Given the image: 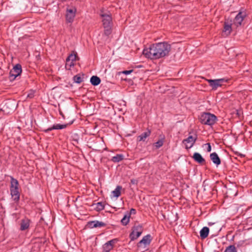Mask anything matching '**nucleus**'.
Returning a JSON list of instances; mask_svg holds the SVG:
<instances>
[{
  "instance_id": "26",
  "label": "nucleus",
  "mask_w": 252,
  "mask_h": 252,
  "mask_svg": "<svg viewBox=\"0 0 252 252\" xmlns=\"http://www.w3.org/2000/svg\"><path fill=\"white\" fill-rule=\"evenodd\" d=\"M129 214H126L121 220V222L124 225H127L129 221Z\"/></svg>"
},
{
  "instance_id": "31",
  "label": "nucleus",
  "mask_w": 252,
  "mask_h": 252,
  "mask_svg": "<svg viewBox=\"0 0 252 252\" xmlns=\"http://www.w3.org/2000/svg\"><path fill=\"white\" fill-rule=\"evenodd\" d=\"M126 214H129V217H130V215L131 214H136V210L134 209H131L129 212H126Z\"/></svg>"
},
{
  "instance_id": "36",
  "label": "nucleus",
  "mask_w": 252,
  "mask_h": 252,
  "mask_svg": "<svg viewBox=\"0 0 252 252\" xmlns=\"http://www.w3.org/2000/svg\"><path fill=\"white\" fill-rule=\"evenodd\" d=\"M33 93L29 94H28V95H27V97H29V98H32V97H33Z\"/></svg>"
},
{
  "instance_id": "8",
  "label": "nucleus",
  "mask_w": 252,
  "mask_h": 252,
  "mask_svg": "<svg viewBox=\"0 0 252 252\" xmlns=\"http://www.w3.org/2000/svg\"><path fill=\"white\" fill-rule=\"evenodd\" d=\"M246 16V13L245 12L240 11L234 19V24L237 27L240 26Z\"/></svg>"
},
{
  "instance_id": "15",
  "label": "nucleus",
  "mask_w": 252,
  "mask_h": 252,
  "mask_svg": "<svg viewBox=\"0 0 252 252\" xmlns=\"http://www.w3.org/2000/svg\"><path fill=\"white\" fill-rule=\"evenodd\" d=\"M192 158L196 162L201 165H204L205 163V159L198 153H194Z\"/></svg>"
},
{
  "instance_id": "21",
  "label": "nucleus",
  "mask_w": 252,
  "mask_h": 252,
  "mask_svg": "<svg viewBox=\"0 0 252 252\" xmlns=\"http://www.w3.org/2000/svg\"><path fill=\"white\" fill-rule=\"evenodd\" d=\"M209 233V228L205 226L203 227L200 231V236L202 239H204L207 238Z\"/></svg>"
},
{
  "instance_id": "7",
  "label": "nucleus",
  "mask_w": 252,
  "mask_h": 252,
  "mask_svg": "<svg viewBox=\"0 0 252 252\" xmlns=\"http://www.w3.org/2000/svg\"><path fill=\"white\" fill-rule=\"evenodd\" d=\"M76 9L74 7L67 8L66 10V20L68 23H72L75 16Z\"/></svg>"
},
{
  "instance_id": "23",
  "label": "nucleus",
  "mask_w": 252,
  "mask_h": 252,
  "mask_svg": "<svg viewBox=\"0 0 252 252\" xmlns=\"http://www.w3.org/2000/svg\"><path fill=\"white\" fill-rule=\"evenodd\" d=\"M124 159V155L122 154H117L111 158V161L114 162H118L122 161Z\"/></svg>"
},
{
  "instance_id": "17",
  "label": "nucleus",
  "mask_w": 252,
  "mask_h": 252,
  "mask_svg": "<svg viewBox=\"0 0 252 252\" xmlns=\"http://www.w3.org/2000/svg\"><path fill=\"white\" fill-rule=\"evenodd\" d=\"M210 159L213 161V162L216 164L217 166L220 165L221 163L220 159L218 156V154L214 152L210 154Z\"/></svg>"
},
{
  "instance_id": "27",
  "label": "nucleus",
  "mask_w": 252,
  "mask_h": 252,
  "mask_svg": "<svg viewBox=\"0 0 252 252\" xmlns=\"http://www.w3.org/2000/svg\"><path fill=\"white\" fill-rule=\"evenodd\" d=\"M73 80L75 83L80 84L83 81V78L80 75L77 74L73 77Z\"/></svg>"
},
{
  "instance_id": "20",
  "label": "nucleus",
  "mask_w": 252,
  "mask_h": 252,
  "mask_svg": "<svg viewBox=\"0 0 252 252\" xmlns=\"http://www.w3.org/2000/svg\"><path fill=\"white\" fill-rule=\"evenodd\" d=\"M151 133V131L147 129V130L142 133L141 135L138 136L137 140L138 141H145L147 137H148Z\"/></svg>"
},
{
  "instance_id": "19",
  "label": "nucleus",
  "mask_w": 252,
  "mask_h": 252,
  "mask_svg": "<svg viewBox=\"0 0 252 252\" xmlns=\"http://www.w3.org/2000/svg\"><path fill=\"white\" fill-rule=\"evenodd\" d=\"M232 31L231 24L228 22H225L224 23V27L223 32L226 36L229 35Z\"/></svg>"
},
{
  "instance_id": "35",
  "label": "nucleus",
  "mask_w": 252,
  "mask_h": 252,
  "mask_svg": "<svg viewBox=\"0 0 252 252\" xmlns=\"http://www.w3.org/2000/svg\"><path fill=\"white\" fill-rule=\"evenodd\" d=\"M69 66L70 67L72 66H73L74 65V62L70 61L68 64L67 65V66Z\"/></svg>"
},
{
  "instance_id": "11",
  "label": "nucleus",
  "mask_w": 252,
  "mask_h": 252,
  "mask_svg": "<svg viewBox=\"0 0 252 252\" xmlns=\"http://www.w3.org/2000/svg\"><path fill=\"white\" fill-rule=\"evenodd\" d=\"M106 223L103 222L99 221L98 220L91 221L88 222V226L90 228L96 227H102L106 226Z\"/></svg>"
},
{
  "instance_id": "29",
  "label": "nucleus",
  "mask_w": 252,
  "mask_h": 252,
  "mask_svg": "<svg viewBox=\"0 0 252 252\" xmlns=\"http://www.w3.org/2000/svg\"><path fill=\"white\" fill-rule=\"evenodd\" d=\"M95 206V209L98 211H101L104 209V205L101 202L97 203Z\"/></svg>"
},
{
  "instance_id": "14",
  "label": "nucleus",
  "mask_w": 252,
  "mask_h": 252,
  "mask_svg": "<svg viewBox=\"0 0 252 252\" xmlns=\"http://www.w3.org/2000/svg\"><path fill=\"white\" fill-rule=\"evenodd\" d=\"M67 126V125H61L60 124H57L54 125L48 128L47 129H44L43 131L45 132H48L50 131H51L54 129H62L66 128Z\"/></svg>"
},
{
  "instance_id": "32",
  "label": "nucleus",
  "mask_w": 252,
  "mask_h": 252,
  "mask_svg": "<svg viewBox=\"0 0 252 252\" xmlns=\"http://www.w3.org/2000/svg\"><path fill=\"white\" fill-rule=\"evenodd\" d=\"M133 70L131 69V70H124L122 72V73L123 74H124L125 75H128V74H130L131 72H133Z\"/></svg>"
},
{
  "instance_id": "6",
  "label": "nucleus",
  "mask_w": 252,
  "mask_h": 252,
  "mask_svg": "<svg viewBox=\"0 0 252 252\" xmlns=\"http://www.w3.org/2000/svg\"><path fill=\"white\" fill-rule=\"evenodd\" d=\"M22 73V66L20 64H16L12 70H10V80L15 79L17 76L20 75Z\"/></svg>"
},
{
  "instance_id": "9",
  "label": "nucleus",
  "mask_w": 252,
  "mask_h": 252,
  "mask_svg": "<svg viewBox=\"0 0 252 252\" xmlns=\"http://www.w3.org/2000/svg\"><path fill=\"white\" fill-rule=\"evenodd\" d=\"M196 137H194L192 135L189 136L187 139L183 141V143L186 145V148L189 149L191 148L196 140Z\"/></svg>"
},
{
  "instance_id": "24",
  "label": "nucleus",
  "mask_w": 252,
  "mask_h": 252,
  "mask_svg": "<svg viewBox=\"0 0 252 252\" xmlns=\"http://www.w3.org/2000/svg\"><path fill=\"white\" fill-rule=\"evenodd\" d=\"M122 187L120 186H117L114 190L112 191L113 196L116 198L119 197L121 195V190L122 189Z\"/></svg>"
},
{
  "instance_id": "22",
  "label": "nucleus",
  "mask_w": 252,
  "mask_h": 252,
  "mask_svg": "<svg viewBox=\"0 0 252 252\" xmlns=\"http://www.w3.org/2000/svg\"><path fill=\"white\" fill-rule=\"evenodd\" d=\"M100 82V79L97 76H93L90 79V82L93 86L98 85Z\"/></svg>"
},
{
  "instance_id": "34",
  "label": "nucleus",
  "mask_w": 252,
  "mask_h": 252,
  "mask_svg": "<svg viewBox=\"0 0 252 252\" xmlns=\"http://www.w3.org/2000/svg\"><path fill=\"white\" fill-rule=\"evenodd\" d=\"M130 183L132 185H137L138 183V181L136 179H132L130 180Z\"/></svg>"
},
{
  "instance_id": "3",
  "label": "nucleus",
  "mask_w": 252,
  "mask_h": 252,
  "mask_svg": "<svg viewBox=\"0 0 252 252\" xmlns=\"http://www.w3.org/2000/svg\"><path fill=\"white\" fill-rule=\"evenodd\" d=\"M199 120L202 124L212 126L216 123L217 118L214 114L203 113L201 115Z\"/></svg>"
},
{
  "instance_id": "30",
  "label": "nucleus",
  "mask_w": 252,
  "mask_h": 252,
  "mask_svg": "<svg viewBox=\"0 0 252 252\" xmlns=\"http://www.w3.org/2000/svg\"><path fill=\"white\" fill-rule=\"evenodd\" d=\"M163 144V140L160 139L158 140L157 142L155 143V147L156 148L158 149L161 147Z\"/></svg>"
},
{
  "instance_id": "25",
  "label": "nucleus",
  "mask_w": 252,
  "mask_h": 252,
  "mask_svg": "<svg viewBox=\"0 0 252 252\" xmlns=\"http://www.w3.org/2000/svg\"><path fill=\"white\" fill-rule=\"evenodd\" d=\"M76 58V55L74 54H71L66 59V67L67 65L69 64L70 61L74 62L75 61Z\"/></svg>"
},
{
  "instance_id": "28",
  "label": "nucleus",
  "mask_w": 252,
  "mask_h": 252,
  "mask_svg": "<svg viewBox=\"0 0 252 252\" xmlns=\"http://www.w3.org/2000/svg\"><path fill=\"white\" fill-rule=\"evenodd\" d=\"M224 252H237V251L234 245H230L225 249Z\"/></svg>"
},
{
  "instance_id": "37",
  "label": "nucleus",
  "mask_w": 252,
  "mask_h": 252,
  "mask_svg": "<svg viewBox=\"0 0 252 252\" xmlns=\"http://www.w3.org/2000/svg\"><path fill=\"white\" fill-rule=\"evenodd\" d=\"M9 103V102H6V103H5V106H7V105L8 104V103Z\"/></svg>"
},
{
  "instance_id": "13",
  "label": "nucleus",
  "mask_w": 252,
  "mask_h": 252,
  "mask_svg": "<svg viewBox=\"0 0 252 252\" xmlns=\"http://www.w3.org/2000/svg\"><path fill=\"white\" fill-rule=\"evenodd\" d=\"M31 220L27 218H25L21 220L20 223V230L24 231L29 228Z\"/></svg>"
},
{
  "instance_id": "10",
  "label": "nucleus",
  "mask_w": 252,
  "mask_h": 252,
  "mask_svg": "<svg viewBox=\"0 0 252 252\" xmlns=\"http://www.w3.org/2000/svg\"><path fill=\"white\" fill-rule=\"evenodd\" d=\"M118 241L117 239H114L105 243L103 246V252H109L113 248L114 244H116Z\"/></svg>"
},
{
  "instance_id": "16",
  "label": "nucleus",
  "mask_w": 252,
  "mask_h": 252,
  "mask_svg": "<svg viewBox=\"0 0 252 252\" xmlns=\"http://www.w3.org/2000/svg\"><path fill=\"white\" fill-rule=\"evenodd\" d=\"M12 199L15 203H18L20 200V193L19 189L10 190Z\"/></svg>"
},
{
  "instance_id": "18",
  "label": "nucleus",
  "mask_w": 252,
  "mask_h": 252,
  "mask_svg": "<svg viewBox=\"0 0 252 252\" xmlns=\"http://www.w3.org/2000/svg\"><path fill=\"white\" fill-rule=\"evenodd\" d=\"M10 190L19 189V182L18 180L10 176Z\"/></svg>"
},
{
  "instance_id": "1",
  "label": "nucleus",
  "mask_w": 252,
  "mask_h": 252,
  "mask_svg": "<svg viewBox=\"0 0 252 252\" xmlns=\"http://www.w3.org/2000/svg\"><path fill=\"white\" fill-rule=\"evenodd\" d=\"M171 49V46L167 42H159L152 44L149 48L144 49L143 54L148 58L157 60L167 56Z\"/></svg>"
},
{
  "instance_id": "5",
  "label": "nucleus",
  "mask_w": 252,
  "mask_h": 252,
  "mask_svg": "<svg viewBox=\"0 0 252 252\" xmlns=\"http://www.w3.org/2000/svg\"><path fill=\"white\" fill-rule=\"evenodd\" d=\"M210 87H212L213 90H217L219 87H221L223 83H226L227 80L224 78H221L219 79H209L207 80Z\"/></svg>"
},
{
  "instance_id": "12",
  "label": "nucleus",
  "mask_w": 252,
  "mask_h": 252,
  "mask_svg": "<svg viewBox=\"0 0 252 252\" xmlns=\"http://www.w3.org/2000/svg\"><path fill=\"white\" fill-rule=\"evenodd\" d=\"M151 236L150 234H148L143 237L141 240L139 241V242L138 243L137 246L138 247H142V245L143 244L144 246V247H146L147 246L150 245L151 242Z\"/></svg>"
},
{
  "instance_id": "4",
  "label": "nucleus",
  "mask_w": 252,
  "mask_h": 252,
  "mask_svg": "<svg viewBox=\"0 0 252 252\" xmlns=\"http://www.w3.org/2000/svg\"><path fill=\"white\" fill-rule=\"evenodd\" d=\"M143 228L141 225L134 226L132 228V231L129 234V238L131 241L137 239L142 233Z\"/></svg>"
},
{
  "instance_id": "2",
  "label": "nucleus",
  "mask_w": 252,
  "mask_h": 252,
  "mask_svg": "<svg viewBox=\"0 0 252 252\" xmlns=\"http://www.w3.org/2000/svg\"><path fill=\"white\" fill-rule=\"evenodd\" d=\"M100 16L102 19V22L104 29V34L109 35L112 32V19L110 12L100 11Z\"/></svg>"
},
{
  "instance_id": "33",
  "label": "nucleus",
  "mask_w": 252,
  "mask_h": 252,
  "mask_svg": "<svg viewBox=\"0 0 252 252\" xmlns=\"http://www.w3.org/2000/svg\"><path fill=\"white\" fill-rule=\"evenodd\" d=\"M205 145L207 146V151L210 152L211 151V146L209 143H207Z\"/></svg>"
}]
</instances>
